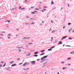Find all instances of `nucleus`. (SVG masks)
I'll return each instance as SVG.
<instances>
[{
	"mask_svg": "<svg viewBox=\"0 0 74 74\" xmlns=\"http://www.w3.org/2000/svg\"><path fill=\"white\" fill-rule=\"evenodd\" d=\"M31 63L32 64H34L36 63V61H35L31 62Z\"/></svg>",
	"mask_w": 74,
	"mask_h": 74,
	"instance_id": "f257e3e1",
	"label": "nucleus"
},
{
	"mask_svg": "<svg viewBox=\"0 0 74 74\" xmlns=\"http://www.w3.org/2000/svg\"><path fill=\"white\" fill-rule=\"evenodd\" d=\"M47 56H44L43 57H42L41 58V60H42V59H44L45 58H46Z\"/></svg>",
	"mask_w": 74,
	"mask_h": 74,
	"instance_id": "f03ea898",
	"label": "nucleus"
},
{
	"mask_svg": "<svg viewBox=\"0 0 74 74\" xmlns=\"http://www.w3.org/2000/svg\"><path fill=\"white\" fill-rule=\"evenodd\" d=\"M66 37H67V36H65L64 37H63L62 39H61V40H63V39H64V38H66Z\"/></svg>",
	"mask_w": 74,
	"mask_h": 74,
	"instance_id": "7ed1b4c3",
	"label": "nucleus"
},
{
	"mask_svg": "<svg viewBox=\"0 0 74 74\" xmlns=\"http://www.w3.org/2000/svg\"><path fill=\"white\" fill-rule=\"evenodd\" d=\"M62 43H63L62 42V41H61L59 42V43L58 44V45H60V44H62Z\"/></svg>",
	"mask_w": 74,
	"mask_h": 74,
	"instance_id": "20e7f679",
	"label": "nucleus"
},
{
	"mask_svg": "<svg viewBox=\"0 0 74 74\" xmlns=\"http://www.w3.org/2000/svg\"><path fill=\"white\" fill-rule=\"evenodd\" d=\"M39 52L38 51L35 52L34 53V55H37V54H38V53Z\"/></svg>",
	"mask_w": 74,
	"mask_h": 74,
	"instance_id": "39448f33",
	"label": "nucleus"
},
{
	"mask_svg": "<svg viewBox=\"0 0 74 74\" xmlns=\"http://www.w3.org/2000/svg\"><path fill=\"white\" fill-rule=\"evenodd\" d=\"M74 51H72V52H70V53H71V54H74Z\"/></svg>",
	"mask_w": 74,
	"mask_h": 74,
	"instance_id": "423d86ee",
	"label": "nucleus"
},
{
	"mask_svg": "<svg viewBox=\"0 0 74 74\" xmlns=\"http://www.w3.org/2000/svg\"><path fill=\"white\" fill-rule=\"evenodd\" d=\"M26 64H27V63L25 62L23 65V66H25L26 65Z\"/></svg>",
	"mask_w": 74,
	"mask_h": 74,
	"instance_id": "0eeeda50",
	"label": "nucleus"
},
{
	"mask_svg": "<svg viewBox=\"0 0 74 74\" xmlns=\"http://www.w3.org/2000/svg\"><path fill=\"white\" fill-rule=\"evenodd\" d=\"M54 4V3H53V1H51V4Z\"/></svg>",
	"mask_w": 74,
	"mask_h": 74,
	"instance_id": "6e6552de",
	"label": "nucleus"
},
{
	"mask_svg": "<svg viewBox=\"0 0 74 74\" xmlns=\"http://www.w3.org/2000/svg\"><path fill=\"white\" fill-rule=\"evenodd\" d=\"M44 51H45V50L40 51V52H44Z\"/></svg>",
	"mask_w": 74,
	"mask_h": 74,
	"instance_id": "1a4fd4ad",
	"label": "nucleus"
},
{
	"mask_svg": "<svg viewBox=\"0 0 74 74\" xmlns=\"http://www.w3.org/2000/svg\"><path fill=\"white\" fill-rule=\"evenodd\" d=\"M16 64H14L13 65H12V67L13 66H16Z\"/></svg>",
	"mask_w": 74,
	"mask_h": 74,
	"instance_id": "9d476101",
	"label": "nucleus"
},
{
	"mask_svg": "<svg viewBox=\"0 0 74 74\" xmlns=\"http://www.w3.org/2000/svg\"><path fill=\"white\" fill-rule=\"evenodd\" d=\"M48 51H52V49H51V48H50V49H48Z\"/></svg>",
	"mask_w": 74,
	"mask_h": 74,
	"instance_id": "9b49d317",
	"label": "nucleus"
},
{
	"mask_svg": "<svg viewBox=\"0 0 74 74\" xmlns=\"http://www.w3.org/2000/svg\"><path fill=\"white\" fill-rule=\"evenodd\" d=\"M66 69V67H63L62 68V69L63 70H64V69Z\"/></svg>",
	"mask_w": 74,
	"mask_h": 74,
	"instance_id": "f8f14e48",
	"label": "nucleus"
},
{
	"mask_svg": "<svg viewBox=\"0 0 74 74\" xmlns=\"http://www.w3.org/2000/svg\"><path fill=\"white\" fill-rule=\"evenodd\" d=\"M23 38L24 39H26V38L29 39V38H28V37L24 38Z\"/></svg>",
	"mask_w": 74,
	"mask_h": 74,
	"instance_id": "ddd939ff",
	"label": "nucleus"
},
{
	"mask_svg": "<svg viewBox=\"0 0 74 74\" xmlns=\"http://www.w3.org/2000/svg\"><path fill=\"white\" fill-rule=\"evenodd\" d=\"M45 54V53H43L41 54L40 55V56H41V55H44Z\"/></svg>",
	"mask_w": 74,
	"mask_h": 74,
	"instance_id": "4468645a",
	"label": "nucleus"
},
{
	"mask_svg": "<svg viewBox=\"0 0 74 74\" xmlns=\"http://www.w3.org/2000/svg\"><path fill=\"white\" fill-rule=\"evenodd\" d=\"M31 54V53L28 54H27V56H30V55Z\"/></svg>",
	"mask_w": 74,
	"mask_h": 74,
	"instance_id": "2eb2a0df",
	"label": "nucleus"
},
{
	"mask_svg": "<svg viewBox=\"0 0 74 74\" xmlns=\"http://www.w3.org/2000/svg\"><path fill=\"white\" fill-rule=\"evenodd\" d=\"M23 48V47H18L17 48H18V49H19V48Z\"/></svg>",
	"mask_w": 74,
	"mask_h": 74,
	"instance_id": "dca6fc26",
	"label": "nucleus"
},
{
	"mask_svg": "<svg viewBox=\"0 0 74 74\" xmlns=\"http://www.w3.org/2000/svg\"><path fill=\"white\" fill-rule=\"evenodd\" d=\"M54 47H55V46L52 47H51L50 48H51V49H52V48H54Z\"/></svg>",
	"mask_w": 74,
	"mask_h": 74,
	"instance_id": "f3484780",
	"label": "nucleus"
},
{
	"mask_svg": "<svg viewBox=\"0 0 74 74\" xmlns=\"http://www.w3.org/2000/svg\"><path fill=\"white\" fill-rule=\"evenodd\" d=\"M54 47H55V46L52 47H51L50 48H51V49H52V48H54Z\"/></svg>",
	"mask_w": 74,
	"mask_h": 74,
	"instance_id": "a211bd4d",
	"label": "nucleus"
},
{
	"mask_svg": "<svg viewBox=\"0 0 74 74\" xmlns=\"http://www.w3.org/2000/svg\"><path fill=\"white\" fill-rule=\"evenodd\" d=\"M33 44V43L32 42H31V43H29L28 44L29 45H30V44Z\"/></svg>",
	"mask_w": 74,
	"mask_h": 74,
	"instance_id": "6ab92c4d",
	"label": "nucleus"
},
{
	"mask_svg": "<svg viewBox=\"0 0 74 74\" xmlns=\"http://www.w3.org/2000/svg\"><path fill=\"white\" fill-rule=\"evenodd\" d=\"M10 9L11 10H15V8H13V9L10 8Z\"/></svg>",
	"mask_w": 74,
	"mask_h": 74,
	"instance_id": "aec40b11",
	"label": "nucleus"
},
{
	"mask_svg": "<svg viewBox=\"0 0 74 74\" xmlns=\"http://www.w3.org/2000/svg\"><path fill=\"white\" fill-rule=\"evenodd\" d=\"M14 61H12V62H10V63H14Z\"/></svg>",
	"mask_w": 74,
	"mask_h": 74,
	"instance_id": "412c9836",
	"label": "nucleus"
},
{
	"mask_svg": "<svg viewBox=\"0 0 74 74\" xmlns=\"http://www.w3.org/2000/svg\"><path fill=\"white\" fill-rule=\"evenodd\" d=\"M33 56H38V55H34Z\"/></svg>",
	"mask_w": 74,
	"mask_h": 74,
	"instance_id": "4be33fe9",
	"label": "nucleus"
},
{
	"mask_svg": "<svg viewBox=\"0 0 74 74\" xmlns=\"http://www.w3.org/2000/svg\"><path fill=\"white\" fill-rule=\"evenodd\" d=\"M6 22H8L9 23H10V21H6Z\"/></svg>",
	"mask_w": 74,
	"mask_h": 74,
	"instance_id": "5701e85b",
	"label": "nucleus"
},
{
	"mask_svg": "<svg viewBox=\"0 0 74 74\" xmlns=\"http://www.w3.org/2000/svg\"><path fill=\"white\" fill-rule=\"evenodd\" d=\"M71 25V23H68V25Z\"/></svg>",
	"mask_w": 74,
	"mask_h": 74,
	"instance_id": "b1692460",
	"label": "nucleus"
},
{
	"mask_svg": "<svg viewBox=\"0 0 74 74\" xmlns=\"http://www.w3.org/2000/svg\"><path fill=\"white\" fill-rule=\"evenodd\" d=\"M70 59H71V58H68L67 59V60H69Z\"/></svg>",
	"mask_w": 74,
	"mask_h": 74,
	"instance_id": "393cba45",
	"label": "nucleus"
},
{
	"mask_svg": "<svg viewBox=\"0 0 74 74\" xmlns=\"http://www.w3.org/2000/svg\"><path fill=\"white\" fill-rule=\"evenodd\" d=\"M68 7H70V5H69V4H68Z\"/></svg>",
	"mask_w": 74,
	"mask_h": 74,
	"instance_id": "a878e982",
	"label": "nucleus"
},
{
	"mask_svg": "<svg viewBox=\"0 0 74 74\" xmlns=\"http://www.w3.org/2000/svg\"><path fill=\"white\" fill-rule=\"evenodd\" d=\"M69 39L70 40H72V38H69Z\"/></svg>",
	"mask_w": 74,
	"mask_h": 74,
	"instance_id": "bb28decb",
	"label": "nucleus"
},
{
	"mask_svg": "<svg viewBox=\"0 0 74 74\" xmlns=\"http://www.w3.org/2000/svg\"><path fill=\"white\" fill-rule=\"evenodd\" d=\"M31 25H32L33 24H34V23H31Z\"/></svg>",
	"mask_w": 74,
	"mask_h": 74,
	"instance_id": "cd10ccee",
	"label": "nucleus"
},
{
	"mask_svg": "<svg viewBox=\"0 0 74 74\" xmlns=\"http://www.w3.org/2000/svg\"><path fill=\"white\" fill-rule=\"evenodd\" d=\"M25 8H22V9H21V10H24V9H25Z\"/></svg>",
	"mask_w": 74,
	"mask_h": 74,
	"instance_id": "c85d7f7f",
	"label": "nucleus"
},
{
	"mask_svg": "<svg viewBox=\"0 0 74 74\" xmlns=\"http://www.w3.org/2000/svg\"><path fill=\"white\" fill-rule=\"evenodd\" d=\"M66 47H71L70 46H69V45H66Z\"/></svg>",
	"mask_w": 74,
	"mask_h": 74,
	"instance_id": "c756f323",
	"label": "nucleus"
},
{
	"mask_svg": "<svg viewBox=\"0 0 74 74\" xmlns=\"http://www.w3.org/2000/svg\"><path fill=\"white\" fill-rule=\"evenodd\" d=\"M21 8H22V6H20L19 8V9H21Z\"/></svg>",
	"mask_w": 74,
	"mask_h": 74,
	"instance_id": "7c9ffc66",
	"label": "nucleus"
},
{
	"mask_svg": "<svg viewBox=\"0 0 74 74\" xmlns=\"http://www.w3.org/2000/svg\"><path fill=\"white\" fill-rule=\"evenodd\" d=\"M69 30H70V31H71L72 30V28L70 29Z\"/></svg>",
	"mask_w": 74,
	"mask_h": 74,
	"instance_id": "2f4dec72",
	"label": "nucleus"
},
{
	"mask_svg": "<svg viewBox=\"0 0 74 74\" xmlns=\"http://www.w3.org/2000/svg\"><path fill=\"white\" fill-rule=\"evenodd\" d=\"M64 62H61V63H62V64L64 63Z\"/></svg>",
	"mask_w": 74,
	"mask_h": 74,
	"instance_id": "473e14b6",
	"label": "nucleus"
},
{
	"mask_svg": "<svg viewBox=\"0 0 74 74\" xmlns=\"http://www.w3.org/2000/svg\"><path fill=\"white\" fill-rule=\"evenodd\" d=\"M32 14H35V12H32Z\"/></svg>",
	"mask_w": 74,
	"mask_h": 74,
	"instance_id": "72a5a7b5",
	"label": "nucleus"
},
{
	"mask_svg": "<svg viewBox=\"0 0 74 74\" xmlns=\"http://www.w3.org/2000/svg\"><path fill=\"white\" fill-rule=\"evenodd\" d=\"M2 67V64H1L0 65V67Z\"/></svg>",
	"mask_w": 74,
	"mask_h": 74,
	"instance_id": "f704fd0d",
	"label": "nucleus"
},
{
	"mask_svg": "<svg viewBox=\"0 0 74 74\" xmlns=\"http://www.w3.org/2000/svg\"><path fill=\"white\" fill-rule=\"evenodd\" d=\"M5 33V32H4L3 31L2 32V33Z\"/></svg>",
	"mask_w": 74,
	"mask_h": 74,
	"instance_id": "c9c22d12",
	"label": "nucleus"
},
{
	"mask_svg": "<svg viewBox=\"0 0 74 74\" xmlns=\"http://www.w3.org/2000/svg\"><path fill=\"white\" fill-rule=\"evenodd\" d=\"M5 66V63L4 65V66H3V67H4V66Z\"/></svg>",
	"mask_w": 74,
	"mask_h": 74,
	"instance_id": "e433bc0d",
	"label": "nucleus"
},
{
	"mask_svg": "<svg viewBox=\"0 0 74 74\" xmlns=\"http://www.w3.org/2000/svg\"><path fill=\"white\" fill-rule=\"evenodd\" d=\"M18 51H19V52H21V50H18Z\"/></svg>",
	"mask_w": 74,
	"mask_h": 74,
	"instance_id": "4c0bfd02",
	"label": "nucleus"
},
{
	"mask_svg": "<svg viewBox=\"0 0 74 74\" xmlns=\"http://www.w3.org/2000/svg\"><path fill=\"white\" fill-rule=\"evenodd\" d=\"M65 28V26H64L63 27V29H64Z\"/></svg>",
	"mask_w": 74,
	"mask_h": 74,
	"instance_id": "58836bf2",
	"label": "nucleus"
},
{
	"mask_svg": "<svg viewBox=\"0 0 74 74\" xmlns=\"http://www.w3.org/2000/svg\"><path fill=\"white\" fill-rule=\"evenodd\" d=\"M23 63H20L19 64V65H20V64H23Z\"/></svg>",
	"mask_w": 74,
	"mask_h": 74,
	"instance_id": "ea45409f",
	"label": "nucleus"
},
{
	"mask_svg": "<svg viewBox=\"0 0 74 74\" xmlns=\"http://www.w3.org/2000/svg\"><path fill=\"white\" fill-rule=\"evenodd\" d=\"M27 0H26L25 1V2H27Z\"/></svg>",
	"mask_w": 74,
	"mask_h": 74,
	"instance_id": "a19ab883",
	"label": "nucleus"
},
{
	"mask_svg": "<svg viewBox=\"0 0 74 74\" xmlns=\"http://www.w3.org/2000/svg\"><path fill=\"white\" fill-rule=\"evenodd\" d=\"M43 62V60H42L41 62V63H42Z\"/></svg>",
	"mask_w": 74,
	"mask_h": 74,
	"instance_id": "79ce46f5",
	"label": "nucleus"
},
{
	"mask_svg": "<svg viewBox=\"0 0 74 74\" xmlns=\"http://www.w3.org/2000/svg\"><path fill=\"white\" fill-rule=\"evenodd\" d=\"M34 8V7H32L31 8Z\"/></svg>",
	"mask_w": 74,
	"mask_h": 74,
	"instance_id": "37998d69",
	"label": "nucleus"
},
{
	"mask_svg": "<svg viewBox=\"0 0 74 74\" xmlns=\"http://www.w3.org/2000/svg\"><path fill=\"white\" fill-rule=\"evenodd\" d=\"M69 33H70V30H69Z\"/></svg>",
	"mask_w": 74,
	"mask_h": 74,
	"instance_id": "c03bdc74",
	"label": "nucleus"
},
{
	"mask_svg": "<svg viewBox=\"0 0 74 74\" xmlns=\"http://www.w3.org/2000/svg\"><path fill=\"white\" fill-rule=\"evenodd\" d=\"M51 23H53V21H51Z\"/></svg>",
	"mask_w": 74,
	"mask_h": 74,
	"instance_id": "a18cd8bd",
	"label": "nucleus"
},
{
	"mask_svg": "<svg viewBox=\"0 0 74 74\" xmlns=\"http://www.w3.org/2000/svg\"><path fill=\"white\" fill-rule=\"evenodd\" d=\"M44 8H47V6H44Z\"/></svg>",
	"mask_w": 74,
	"mask_h": 74,
	"instance_id": "49530a36",
	"label": "nucleus"
},
{
	"mask_svg": "<svg viewBox=\"0 0 74 74\" xmlns=\"http://www.w3.org/2000/svg\"><path fill=\"white\" fill-rule=\"evenodd\" d=\"M17 60H20V59H19H19H17Z\"/></svg>",
	"mask_w": 74,
	"mask_h": 74,
	"instance_id": "de8ad7c7",
	"label": "nucleus"
},
{
	"mask_svg": "<svg viewBox=\"0 0 74 74\" xmlns=\"http://www.w3.org/2000/svg\"><path fill=\"white\" fill-rule=\"evenodd\" d=\"M8 36H11V34H9L8 35Z\"/></svg>",
	"mask_w": 74,
	"mask_h": 74,
	"instance_id": "09e8293b",
	"label": "nucleus"
},
{
	"mask_svg": "<svg viewBox=\"0 0 74 74\" xmlns=\"http://www.w3.org/2000/svg\"><path fill=\"white\" fill-rule=\"evenodd\" d=\"M23 70H26V69H23Z\"/></svg>",
	"mask_w": 74,
	"mask_h": 74,
	"instance_id": "8fccbe9b",
	"label": "nucleus"
},
{
	"mask_svg": "<svg viewBox=\"0 0 74 74\" xmlns=\"http://www.w3.org/2000/svg\"><path fill=\"white\" fill-rule=\"evenodd\" d=\"M36 10H38V9H36Z\"/></svg>",
	"mask_w": 74,
	"mask_h": 74,
	"instance_id": "3c124183",
	"label": "nucleus"
},
{
	"mask_svg": "<svg viewBox=\"0 0 74 74\" xmlns=\"http://www.w3.org/2000/svg\"><path fill=\"white\" fill-rule=\"evenodd\" d=\"M68 65H69V66H70V65H71V64H68Z\"/></svg>",
	"mask_w": 74,
	"mask_h": 74,
	"instance_id": "603ef678",
	"label": "nucleus"
},
{
	"mask_svg": "<svg viewBox=\"0 0 74 74\" xmlns=\"http://www.w3.org/2000/svg\"><path fill=\"white\" fill-rule=\"evenodd\" d=\"M34 12H37L36 11H34Z\"/></svg>",
	"mask_w": 74,
	"mask_h": 74,
	"instance_id": "864d4df0",
	"label": "nucleus"
},
{
	"mask_svg": "<svg viewBox=\"0 0 74 74\" xmlns=\"http://www.w3.org/2000/svg\"><path fill=\"white\" fill-rule=\"evenodd\" d=\"M29 69V68H28L26 69V70H28Z\"/></svg>",
	"mask_w": 74,
	"mask_h": 74,
	"instance_id": "5fc2aeb1",
	"label": "nucleus"
},
{
	"mask_svg": "<svg viewBox=\"0 0 74 74\" xmlns=\"http://www.w3.org/2000/svg\"><path fill=\"white\" fill-rule=\"evenodd\" d=\"M51 39L52 40H53V37H51Z\"/></svg>",
	"mask_w": 74,
	"mask_h": 74,
	"instance_id": "6e6d98bb",
	"label": "nucleus"
},
{
	"mask_svg": "<svg viewBox=\"0 0 74 74\" xmlns=\"http://www.w3.org/2000/svg\"><path fill=\"white\" fill-rule=\"evenodd\" d=\"M51 28L49 30V31L50 32L51 31Z\"/></svg>",
	"mask_w": 74,
	"mask_h": 74,
	"instance_id": "4d7b16f0",
	"label": "nucleus"
},
{
	"mask_svg": "<svg viewBox=\"0 0 74 74\" xmlns=\"http://www.w3.org/2000/svg\"><path fill=\"white\" fill-rule=\"evenodd\" d=\"M1 36H3V34H1Z\"/></svg>",
	"mask_w": 74,
	"mask_h": 74,
	"instance_id": "13d9d810",
	"label": "nucleus"
},
{
	"mask_svg": "<svg viewBox=\"0 0 74 74\" xmlns=\"http://www.w3.org/2000/svg\"><path fill=\"white\" fill-rule=\"evenodd\" d=\"M8 38H10V37H8Z\"/></svg>",
	"mask_w": 74,
	"mask_h": 74,
	"instance_id": "bf43d9fd",
	"label": "nucleus"
},
{
	"mask_svg": "<svg viewBox=\"0 0 74 74\" xmlns=\"http://www.w3.org/2000/svg\"><path fill=\"white\" fill-rule=\"evenodd\" d=\"M43 10H44V11H45V9H43Z\"/></svg>",
	"mask_w": 74,
	"mask_h": 74,
	"instance_id": "052dcab7",
	"label": "nucleus"
},
{
	"mask_svg": "<svg viewBox=\"0 0 74 74\" xmlns=\"http://www.w3.org/2000/svg\"><path fill=\"white\" fill-rule=\"evenodd\" d=\"M16 30H19V29H17Z\"/></svg>",
	"mask_w": 74,
	"mask_h": 74,
	"instance_id": "680f3d73",
	"label": "nucleus"
},
{
	"mask_svg": "<svg viewBox=\"0 0 74 74\" xmlns=\"http://www.w3.org/2000/svg\"><path fill=\"white\" fill-rule=\"evenodd\" d=\"M37 60H38H38H40V59H38Z\"/></svg>",
	"mask_w": 74,
	"mask_h": 74,
	"instance_id": "e2e57ef3",
	"label": "nucleus"
},
{
	"mask_svg": "<svg viewBox=\"0 0 74 74\" xmlns=\"http://www.w3.org/2000/svg\"><path fill=\"white\" fill-rule=\"evenodd\" d=\"M1 62V63H4V62Z\"/></svg>",
	"mask_w": 74,
	"mask_h": 74,
	"instance_id": "0e129e2a",
	"label": "nucleus"
},
{
	"mask_svg": "<svg viewBox=\"0 0 74 74\" xmlns=\"http://www.w3.org/2000/svg\"><path fill=\"white\" fill-rule=\"evenodd\" d=\"M73 33H74V30L73 31Z\"/></svg>",
	"mask_w": 74,
	"mask_h": 74,
	"instance_id": "69168bd1",
	"label": "nucleus"
},
{
	"mask_svg": "<svg viewBox=\"0 0 74 74\" xmlns=\"http://www.w3.org/2000/svg\"><path fill=\"white\" fill-rule=\"evenodd\" d=\"M30 19L32 20V19H33V18H30Z\"/></svg>",
	"mask_w": 74,
	"mask_h": 74,
	"instance_id": "338daca9",
	"label": "nucleus"
},
{
	"mask_svg": "<svg viewBox=\"0 0 74 74\" xmlns=\"http://www.w3.org/2000/svg\"><path fill=\"white\" fill-rule=\"evenodd\" d=\"M45 74H47V72L45 73Z\"/></svg>",
	"mask_w": 74,
	"mask_h": 74,
	"instance_id": "774afa93",
	"label": "nucleus"
}]
</instances>
